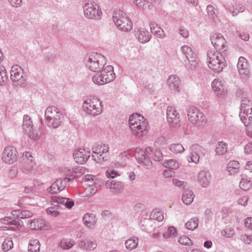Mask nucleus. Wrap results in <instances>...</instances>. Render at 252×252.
<instances>
[{
	"label": "nucleus",
	"instance_id": "5fc2aeb1",
	"mask_svg": "<svg viewBox=\"0 0 252 252\" xmlns=\"http://www.w3.org/2000/svg\"><path fill=\"white\" fill-rule=\"evenodd\" d=\"M134 4L138 8L144 10L148 3L146 0H133Z\"/></svg>",
	"mask_w": 252,
	"mask_h": 252
},
{
	"label": "nucleus",
	"instance_id": "a18cd8bd",
	"mask_svg": "<svg viewBox=\"0 0 252 252\" xmlns=\"http://www.w3.org/2000/svg\"><path fill=\"white\" fill-rule=\"evenodd\" d=\"M170 150L175 153H182L185 151V148L181 144H173L169 146Z\"/></svg>",
	"mask_w": 252,
	"mask_h": 252
},
{
	"label": "nucleus",
	"instance_id": "2f4dec72",
	"mask_svg": "<svg viewBox=\"0 0 252 252\" xmlns=\"http://www.w3.org/2000/svg\"><path fill=\"white\" fill-rule=\"evenodd\" d=\"M240 164L236 160L230 161L227 166V171L229 175H234L239 171Z\"/></svg>",
	"mask_w": 252,
	"mask_h": 252
},
{
	"label": "nucleus",
	"instance_id": "cd10ccee",
	"mask_svg": "<svg viewBox=\"0 0 252 252\" xmlns=\"http://www.w3.org/2000/svg\"><path fill=\"white\" fill-rule=\"evenodd\" d=\"M83 220L84 225L90 229L94 228L97 222L95 216L91 213L85 214L83 218Z\"/></svg>",
	"mask_w": 252,
	"mask_h": 252
},
{
	"label": "nucleus",
	"instance_id": "aec40b11",
	"mask_svg": "<svg viewBox=\"0 0 252 252\" xmlns=\"http://www.w3.org/2000/svg\"><path fill=\"white\" fill-rule=\"evenodd\" d=\"M167 119L171 125H176L180 122L179 114L173 106H168L167 108Z\"/></svg>",
	"mask_w": 252,
	"mask_h": 252
},
{
	"label": "nucleus",
	"instance_id": "9d476101",
	"mask_svg": "<svg viewBox=\"0 0 252 252\" xmlns=\"http://www.w3.org/2000/svg\"><path fill=\"white\" fill-rule=\"evenodd\" d=\"M23 128L28 136L33 140H37L40 137V134L37 130L33 127L31 117L28 115L23 117Z\"/></svg>",
	"mask_w": 252,
	"mask_h": 252
},
{
	"label": "nucleus",
	"instance_id": "39448f33",
	"mask_svg": "<svg viewBox=\"0 0 252 252\" xmlns=\"http://www.w3.org/2000/svg\"><path fill=\"white\" fill-rule=\"evenodd\" d=\"M113 21L118 28L122 31L128 32L132 28L133 24L131 21L123 11H114Z\"/></svg>",
	"mask_w": 252,
	"mask_h": 252
},
{
	"label": "nucleus",
	"instance_id": "79ce46f5",
	"mask_svg": "<svg viewBox=\"0 0 252 252\" xmlns=\"http://www.w3.org/2000/svg\"><path fill=\"white\" fill-rule=\"evenodd\" d=\"M13 215H17V217L20 219H25L30 218L32 216V213L28 210H23L20 211V210H15L13 212Z\"/></svg>",
	"mask_w": 252,
	"mask_h": 252
},
{
	"label": "nucleus",
	"instance_id": "f704fd0d",
	"mask_svg": "<svg viewBox=\"0 0 252 252\" xmlns=\"http://www.w3.org/2000/svg\"><path fill=\"white\" fill-rule=\"evenodd\" d=\"M215 152L216 155L218 156L224 155L227 152V144L223 141L218 142L216 145Z\"/></svg>",
	"mask_w": 252,
	"mask_h": 252
},
{
	"label": "nucleus",
	"instance_id": "c9c22d12",
	"mask_svg": "<svg viewBox=\"0 0 252 252\" xmlns=\"http://www.w3.org/2000/svg\"><path fill=\"white\" fill-rule=\"evenodd\" d=\"M75 244L74 240L70 238H63L60 242V246L63 250H69Z\"/></svg>",
	"mask_w": 252,
	"mask_h": 252
},
{
	"label": "nucleus",
	"instance_id": "9b49d317",
	"mask_svg": "<svg viewBox=\"0 0 252 252\" xmlns=\"http://www.w3.org/2000/svg\"><path fill=\"white\" fill-rule=\"evenodd\" d=\"M188 116L189 121L195 125H202L206 120L203 113L197 108L191 106L188 111Z\"/></svg>",
	"mask_w": 252,
	"mask_h": 252
},
{
	"label": "nucleus",
	"instance_id": "4c0bfd02",
	"mask_svg": "<svg viewBox=\"0 0 252 252\" xmlns=\"http://www.w3.org/2000/svg\"><path fill=\"white\" fill-rule=\"evenodd\" d=\"M40 250V243L37 239H32L29 241L28 251L31 252H38Z\"/></svg>",
	"mask_w": 252,
	"mask_h": 252
},
{
	"label": "nucleus",
	"instance_id": "09e8293b",
	"mask_svg": "<svg viewBox=\"0 0 252 252\" xmlns=\"http://www.w3.org/2000/svg\"><path fill=\"white\" fill-rule=\"evenodd\" d=\"M150 217L152 220H156L158 221H161L164 219L163 213L157 209L153 211Z\"/></svg>",
	"mask_w": 252,
	"mask_h": 252
},
{
	"label": "nucleus",
	"instance_id": "6e6d98bb",
	"mask_svg": "<svg viewBox=\"0 0 252 252\" xmlns=\"http://www.w3.org/2000/svg\"><path fill=\"white\" fill-rule=\"evenodd\" d=\"M66 180V178H64L63 179L59 178L56 180V181L59 192L65 188L67 182Z\"/></svg>",
	"mask_w": 252,
	"mask_h": 252
},
{
	"label": "nucleus",
	"instance_id": "e2e57ef3",
	"mask_svg": "<svg viewBox=\"0 0 252 252\" xmlns=\"http://www.w3.org/2000/svg\"><path fill=\"white\" fill-rule=\"evenodd\" d=\"M143 222L144 224H143V226H144V225H145L144 228H143V230L146 232L151 231L153 229V228H152V220H144Z\"/></svg>",
	"mask_w": 252,
	"mask_h": 252
},
{
	"label": "nucleus",
	"instance_id": "13d9d810",
	"mask_svg": "<svg viewBox=\"0 0 252 252\" xmlns=\"http://www.w3.org/2000/svg\"><path fill=\"white\" fill-rule=\"evenodd\" d=\"M75 178L79 177L81 175L84 174L86 172V169L82 166H78L76 167H73Z\"/></svg>",
	"mask_w": 252,
	"mask_h": 252
},
{
	"label": "nucleus",
	"instance_id": "a211bd4d",
	"mask_svg": "<svg viewBox=\"0 0 252 252\" xmlns=\"http://www.w3.org/2000/svg\"><path fill=\"white\" fill-rule=\"evenodd\" d=\"M73 155L75 161L79 164H82L90 157V152H86L84 149L80 148L75 150Z\"/></svg>",
	"mask_w": 252,
	"mask_h": 252
},
{
	"label": "nucleus",
	"instance_id": "4d7b16f0",
	"mask_svg": "<svg viewBox=\"0 0 252 252\" xmlns=\"http://www.w3.org/2000/svg\"><path fill=\"white\" fill-rule=\"evenodd\" d=\"M67 198L62 197L59 196H53L52 198V201L54 203H57V205H54V206H58L59 205H65V200Z\"/></svg>",
	"mask_w": 252,
	"mask_h": 252
},
{
	"label": "nucleus",
	"instance_id": "0e129e2a",
	"mask_svg": "<svg viewBox=\"0 0 252 252\" xmlns=\"http://www.w3.org/2000/svg\"><path fill=\"white\" fill-rule=\"evenodd\" d=\"M48 191L51 194H57L59 192L56 181L54 182L47 189Z\"/></svg>",
	"mask_w": 252,
	"mask_h": 252
},
{
	"label": "nucleus",
	"instance_id": "423d86ee",
	"mask_svg": "<svg viewBox=\"0 0 252 252\" xmlns=\"http://www.w3.org/2000/svg\"><path fill=\"white\" fill-rule=\"evenodd\" d=\"M82 108L84 112L92 116L100 115L103 110L102 102L96 97L86 99L83 103Z\"/></svg>",
	"mask_w": 252,
	"mask_h": 252
},
{
	"label": "nucleus",
	"instance_id": "72a5a7b5",
	"mask_svg": "<svg viewBox=\"0 0 252 252\" xmlns=\"http://www.w3.org/2000/svg\"><path fill=\"white\" fill-rule=\"evenodd\" d=\"M107 187H109L112 191L115 193H120L123 189V185L121 182H116L115 180H112L110 183L106 184Z\"/></svg>",
	"mask_w": 252,
	"mask_h": 252
},
{
	"label": "nucleus",
	"instance_id": "e433bc0d",
	"mask_svg": "<svg viewBox=\"0 0 252 252\" xmlns=\"http://www.w3.org/2000/svg\"><path fill=\"white\" fill-rule=\"evenodd\" d=\"M181 51L187 59L192 58L197 56L196 54L193 51L192 48L188 45L182 46Z\"/></svg>",
	"mask_w": 252,
	"mask_h": 252
},
{
	"label": "nucleus",
	"instance_id": "680f3d73",
	"mask_svg": "<svg viewBox=\"0 0 252 252\" xmlns=\"http://www.w3.org/2000/svg\"><path fill=\"white\" fill-rule=\"evenodd\" d=\"M46 213L52 217H57L59 215V212L55 207H50L46 209Z\"/></svg>",
	"mask_w": 252,
	"mask_h": 252
},
{
	"label": "nucleus",
	"instance_id": "338daca9",
	"mask_svg": "<svg viewBox=\"0 0 252 252\" xmlns=\"http://www.w3.org/2000/svg\"><path fill=\"white\" fill-rule=\"evenodd\" d=\"M242 123L244 124V125L246 126V133L247 135L249 136L252 137V121L250 122L249 124H248V125H247V124L245 123V122Z\"/></svg>",
	"mask_w": 252,
	"mask_h": 252
},
{
	"label": "nucleus",
	"instance_id": "a878e982",
	"mask_svg": "<svg viewBox=\"0 0 252 252\" xmlns=\"http://www.w3.org/2000/svg\"><path fill=\"white\" fill-rule=\"evenodd\" d=\"M23 70L18 65L12 66L10 71V79L13 82H17L23 78Z\"/></svg>",
	"mask_w": 252,
	"mask_h": 252
},
{
	"label": "nucleus",
	"instance_id": "052dcab7",
	"mask_svg": "<svg viewBox=\"0 0 252 252\" xmlns=\"http://www.w3.org/2000/svg\"><path fill=\"white\" fill-rule=\"evenodd\" d=\"M178 242L182 245H191L192 242L191 240L186 236H182L179 237Z\"/></svg>",
	"mask_w": 252,
	"mask_h": 252
},
{
	"label": "nucleus",
	"instance_id": "6e6552de",
	"mask_svg": "<svg viewBox=\"0 0 252 252\" xmlns=\"http://www.w3.org/2000/svg\"><path fill=\"white\" fill-rule=\"evenodd\" d=\"M239 117L241 122L247 125L252 121V101L249 98L245 97L242 100Z\"/></svg>",
	"mask_w": 252,
	"mask_h": 252
},
{
	"label": "nucleus",
	"instance_id": "f03ea898",
	"mask_svg": "<svg viewBox=\"0 0 252 252\" xmlns=\"http://www.w3.org/2000/svg\"><path fill=\"white\" fill-rule=\"evenodd\" d=\"M207 60L209 67L215 72H221L226 65L224 57L220 53L214 50L208 51Z\"/></svg>",
	"mask_w": 252,
	"mask_h": 252
},
{
	"label": "nucleus",
	"instance_id": "69168bd1",
	"mask_svg": "<svg viewBox=\"0 0 252 252\" xmlns=\"http://www.w3.org/2000/svg\"><path fill=\"white\" fill-rule=\"evenodd\" d=\"M84 181L86 182H89L92 183V184L88 185L89 186H92L93 184L95 183V176L88 174L85 175L83 178Z\"/></svg>",
	"mask_w": 252,
	"mask_h": 252
},
{
	"label": "nucleus",
	"instance_id": "0eeeda50",
	"mask_svg": "<svg viewBox=\"0 0 252 252\" xmlns=\"http://www.w3.org/2000/svg\"><path fill=\"white\" fill-rule=\"evenodd\" d=\"M109 149L108 144L102 142L94 143L92 147V159L99 163L106 161L108 158Z\"/></svg>",
	"mask_w": 252,
	"mask_h": 252
},
{
	"label": "nucleus",
	"instance_id": "412c9836",
	"mask_svg": "<svg viewBox=\"0 0 252 252\" xmlns=\"http://www.w3.org/2000/svg\"><path fill=\"white\" fill-rule=\"evenodd\" d=\"M101 74L105 80V84L108 83L113 81L116 75L113 70V67L112 65H107L106 67L100 70Z\"/></svg>",
	"mask_w": 252,
	"mask_h": 252
},
{
	"label": "nucleus",
	"instance_id": "774afa93",
	"mask_svg": "<svg viewBox=\"0 0 252 252\" xmlns=\"http://www.w3.org/2000/svg\"><path fill=\"white\" fill-rule=\"evenodd\" d=\"M237 33L239 37L242 40L244 41H248L249 39L250 36L248 32H245L238 31Z\"/></svg>",
	"mask_w": 252,
	"mask_h": 252
},
{
	"label": "nucleus",
	"instance_id": "de8ad7c7",
	"mask_svg": "<svg viewBox=\"0 0 252 252\" xmlns=\"http://www.w3.org/2000/svg\"><path fill=\"white\" fill-rule=\"evenodd\" d=\"M176 235V229L173 226L169 227L166 230H165L163 234V237L165 239H168L173 237H175Z\"/></svg>",
	"mask_w": 252,
	"mask_h": 252
},
{
	"label": "nucleus",
	"instance_id": "f8f14e48",
	"mask_svg": "<svg viewBox=\"0 0 252 252\" xmlns=\"http://www.w3.org/2000/svg\"><path fill=\"white\" fill-rule=\"evenodd\" d=\"M17 154L15 148L11 146H7L4 148L2 153L1 159L6 163L12 164L17 160Z\"/></svg>",
	"mask_w": 252,
	"mask_h": 252
},
{
	"label": "nucleus",
	"instance_id": "7ed1b4c3",
	"mask_svg": "<svg viewBox=\"0 0 252 252\" xmlns=\"http://www.w3.org/2000/svg\"><path fill=\"white\" fill-rule=\"evenodd\" d=\"M129 126L133 134L141 136V133L146 130L147 122L144 117L139 114H133L129 118Z\"/></svg>",
	"mask_w": 252,
	"mask_h": 252
},
{
	"label": "nucleus",
	"instance_id": "f3484780",
	"mask_svg": "<svg viewBox=\"0 0 252 252\" xmlns=\"http://www.w3.org/2000/svg\"><path fill=\"white\" fill-rule=\"evenodd\" d=\"M22 170L23 173L31 176H34L38 173L36 165L32 159L25 160Z\"/></svg>",
	"mask_w": 252,
	"mask_h": 252
},
{
	"label": "nucleus",
	"instance_id": "864d4df0",
	"mask_svg": "<svg viewBox=\"0 0 252 252\" xmlns=\"http://www.w3.org/2000/svg\"><path fill=\"white\" fill-rule=\"evenodd\" d=\"M74 168L73 167H65L63 168V172L67 176H69V178H66L67 179V181L71 180L75 178V175L74 173Z\"/></svg>",
	"mask_w": 252,
	"mask_h": 252
},
{
	"label": "nucleus",
	"instance_id": "20e7f679",
	"mask_svg": "<svg viewBox=\"0 0 252 252\" xmlns=\"http://www.w3.org/2000/svg\"><path fill=\"white\" fill-rule=\"evenodd\" d=\"M62 115V113L55 106L48 107L45 111V122L47 125L51 128H58L61 125V118Z\"/></svg>",
	"mask_w": 252,
	"mask_h": 252
},
{
	"label": "nucleus",
	"instance_id": "dca6fc26",
	"mask_svg": "<svg viewBox=\"0 0 252 252\" xmlns=\"http://www.w3.org/2000/svg\"><path fill=\"white\" fill-rule=\"evenodd\" d=\"M211 42L216 49L219 51H225L226 48V41L220 33H215L210 36Z\"/></svg>",
	"mask_w": 252,
	"mask_h": 252
},
{
	"label": "nucleus",
	"instance_id": "3c124183",
	"mask_svg": "<svg viewBox=\"0 0 252 252\" xmlns=\"http://www.w3.org/2000/svg\"><path fill=\"white\" fill-rule=\"evenodd\" d=\"M214 9V7L212 5H208L206 8L208 16L210 19L212 20L213 21H215V19L217 17Z\"/></svg>",
	"mask_w": 252,
	"mask_h": 252
},
{
	"label": "nucleus",
	"instance_id": "b1692460",
	"mask_svg": "<svg viewBox=\"0 0 252 252\" xmlns=\"http://www.w3.org/2000/svg\"><path fill=\"white\" fill-rule=\"evenodd\" d=\"M0 221L3 224L9 225L8 229L11 230H19L21 227L18 219H15L13 218L6 217L1 219Z\"/></svg>",
	"mask_w": 252,
	"mask_h": 252
},
{
	"label": "nucleus",
	"instance_id": "5701e85b",
	"mask_svg": "<svg viewBox=\"0 0 252 252\" xmlns=\"http://www.w3.org/2000/svg\"><path fill=\"white\" fill-rule=\"evenodd\" d=\"M226 8L234 16H237L239 13L243 12L246 10L245 6L242 2V0H237L234 4H227Z\"/></svg>",
	"mask_w": 252,
	"mask_h": 252
},
{
	"label": "nucleus",
	"instance_id": "4468645a",
	"mask_svg": "<svg viewBox=\"0 0 252 252\" xmlns=\"http://www.w3.org/2000/svg\"><path fill=\"white\" fill-rule=\"evenodd\" d=\"M189 158L191 161L195 163H198L199 159L205 156V149L198 144L192 145L190 148Z\"/></svg>",
	"mask_w": 252,
	"mask_h": 252
},
{
	"label": "nucleus",
	"instance_id": "f257e3e1",
	"mask_svg": "<svg viewBox=\"0 0 252 252\" xmlns=\"http://www.w3.org/2000/svg\"><path fill=\"white\" fill-rule=\"evenodd\" d=\"M84 62L86 66L93 72H98L104 68L106 63L105 57L97 53H92L86 55Z\"/></svg>",
	"mask_w": 252,
	"mask_h": 252
},
{
	"label": "nucleus",
	"instance_id": "c85d7f7f",
	"mask_svg": "<svg viewBox=\"0 0 252 252\" xmlns=\"http://www.w3.org/2000/svg\"><path fill=\"white\" fill-rule=\"evenodd\" d=\"M237 68L239 73L242 75L245 76L249 74L248 63L247 60L244 57H240L239 58Z\"/></svg>",
	"mask_w": 252,
	"mask_h": 252
},
{
	"label": "nucleus",
	"instance_id": "c756f323",
	"mask_svg": "<svg viewBox=\"0 0 252 252\" xmlns=\"http://www.w3.org/2000/svg\"><path fill=\"white\" fill-rule=\"evenodd\" d=\"M149 26L151 32L157 37L161 39L165 36L164 31L157 23L150 22Z\"/></svg>",
	"mask_w": 252,
	"mask_h": 252
},
{
	"label": "nucleus",
	"instance_id": "bf43d9fd",
	"mask_svg": "<svg viewBox=\"0 0 252 252\" xmlns=\"http://www.w3.org/2000/svg\"><path fill=\"white\" fill-rule=\"evenodd\" d=\"M221 234L226 237L230 238L234 234L235 231L234 229L230 227H225L221 231Z\"/></svg>",
	"mask_w": 252,
	"mask_h": 252
},
{
	"label": "nucleus",
	"instance_id": "4be33fe9",
	"mask_svg": "<svg viewBox=\"0 0 252 252\" xmlns=\"http://www.w3.org/2000/svg\"><path fill=\"white\" fill-rule=\"evenodd\" d=\"M211 181L210 173L206 170H202L199 172L197 175V182L203 188H207Z\"/></svg>",
	"mask_w": 252,
	"mask_h": 252
},
{
	"label": "nucleus",
	"instance_id": "58836bf2",
	"mask_svg": "<svg viewBox=\"0 0 252 252\" xmlns=\"http://www.w3.org/2000/svg\"><path fill=\"white\" fill-rule=\"evenodd\" d=\"M138 244V239L135 237H132L127 240L125 242L126 248L129 250L135 249Z\"/></svg>",
	"mask_w": 252,
	"mask_h": 252
},
{
	"label": "nucleus",
	"instance_id": "37998d69",
	"mask_svg": "<svg viewBox=\"0 0 252 252\" xmlns=\"http://www.w3.org/2000/svg\"><path fill=\"white\" fill-rule=\"evenodd\" d=\"M97 73H95L92 78V80L93 82L98 85H103L105 84L104 80L103 79V77H102V75H100L101 74L100 70L98 71V72H96Z\"/></svg>",
	"mask_w": 252,
	"mask_h": 252
},
{
	"label": "nucleus",
	"instance_id": "393cba45",
	"mask_svg": "<svg viewBox=\"0 0 252 252\" xmlns=\"http://www.w3.org/2000/svg\"><path fill=\"white\" fill-rule=\"evenodd\" d=\"M135 35L138 41L141 43H146L149 42L152 35L148 30L141 28L135 31Z\"/></svg>",
	"mask_w": 252,
	"mask_h": 252
},
{
	"label": "nucleus",
	"instance_id": "473e14b6",
	"mask_svg": "<svg viewBox=\"0 0 252 252\" xmlns=\"http://www.w3.org/2000/svg\"><path fill=\"white\" fill-rule=\"evenodd\" d=\"M194 197V195L192 190L186 189L183 193L182 199L184 203L188 205L192 202Z\"/></svg>",
	"mask_w": 252,
	"mask_h": 252
},
{
	"label": "nucleus",
	"instance_id": "a19ab883",
	"mask_svg": "<svg viewBox=\"0 0 252 252\" xmlns=\"http://www.w3.org/2000/svg\"><path fill=\"white\" fill-rule=\"evenodd\" d=\"M163 165L167 168L172 170H175L179 167L178 163L174 159H165Z\"/></svg>",
	"mask_w": 252,
	"mask_h": 252
},
{
	"label": "nucleus",
	"instance_id": "6ab92c4d",
	"mask_svg": "<svg viewBox=\"0 0 252 252\" xmlns=\"http://www.w3.org/2000/svg\"><path fill=\"white\" fill-rule=\"evenodd\" d=\"M181 80L176 75H171L167 78V85L171 91L179 92L181 88Z\"/></svg>",
	"mask_w": 252,
	"mask_h": 252
},
{
	"label": "nucleus",
	"instance_id": "49530a36",
	"mask_svg": "<svg viewBox=\"0 0 252 252\" xmlns=\"http://www.w3.org/2000/svg\"><path fill=\"white\" fill-rule=\"evenodd\" d=\"M188 60L189 61V63L186 64V67L188 69H194L197 67L199 62L197 56L188 59Z\"/></svg>",
	"mask_w": 252,
	"mask_h": 252
},
{
	"label": "nucleus",
	"instance_id": "1a4fd4ad",
	"mask_svg": "<svg viewBox=\"0 0 252 252\" xmlns=\"http://www.w3.org/2000/svg\"><path fill=\"white\" fill-rule=\"evenodd\" d=\"M84 15L90 19L99 20L101 18V10L99 6L95 3H87L83 6Z\"/></svg>",
	"mask_w": 252,
	"mask_h": 252
},
{
	"label": "nucleus",
	"instance_id": "2eb2a0df",
	"mask_svg": "<svg viewBox=\"0 0 252 252\" xmlns=\"http://www.w3.org/2000/svg\"><path fill=\"white\" fill-rule=\"evenodd\" d=\"M133 151L134 157L138 162L144 165L146 168H149L152 166L150 157L145 154L144 150L136 148Z\"/></svg>",
	"mask_w": 252,
	"mask_h": 252
},
{
	"label": "nucleus",
	"instance_id": "7c9ffc66",
	"mask_svg": "<svg viewBox=\"0 0 252 252\" xmlns=\"http://www.w3.org/2000/svg\"><path fill=\"white\" fill-rule=\"evenodd\" d=\"M45 225V221L41 219H34L28 223V227L32 230H41Z\"/></svg>",
	"mask_w": 252,
	"mask_h": 252
},
{
	"label": "nucleus",
	"instance_id": "603ef678",
	"mask_svg": "<svg viewBox=\"0 0 252 252\" xmlns=\"http://www.w3.org/2000/svg\"><path fill=\"white\" fill-rule=\"evenodd\" d=\"M239 186L242 189L246 191L251 188L252 183L250 180L242 179L240 182Z\"/></svg>",
	"mask_w": 252,
	"mask_h": 252
},
{
	"label": "nucleus",
	"instance_id": "bb28decb",
	"mask_svg": "<svg viewBox=\"0 0 252 252\" xmlns=\"http://www.w3.org/2000/svg\"><path fill=\"white\" fill-rule=\"evenodd\" d=\"M96 245V241L90 238L82 240L78 243V247L80 248L90 251L94 249Z\"/></svg>",
	"mask_w": 252,
	"mask_h": 252
},
{
	"label": "nucleus",
	"instance_id": "ddd939ff",
	"mask_svg": "<svg viewBox=\"0 0 252 252\" xmlns=\"http://www.w3.org/2000/svg\"><path fill=\"white\" fill-rule=\"evenodd\" d=\"M211 87L217 98L220 99H224L226 98L227 91L225 89L224 84L221 79H214L212 82Z\"/></svg>",
	"mask_w": 252,
	"mask_h": 252
},
{
	"label": "nucleus",
	"instance_id": "8fccbe9b",
	"mask_svg": "<svg viewBox=\"0 0 252 252\" xmlns=\"http://www.w3.org/2000/svg\"><path fill=\"white\" fill-rule=\"evenodd\" d=\"M8 79L6 71L3 66H0V85L5 83Z\"/></svg>",
	"mask_w": 252,
	"mask_h": 252
},
{
	"label": "nucleus",
	"instance_id": "ea45409f",
	"mask_svg": "<svg viewBox=\"0 0 252 252\" xmlns=\"http://www.w3.org/2000/svg\"><path fill=\"white\" fill-rule=\"evenodd\" d=\"M198 226V219L196 217L190 219L185 224V227L189 230H193Z\"/></svg>",
	"mask_w": 252,
	"mask_h": 252
},
{
	"label": "nucleus",
	"instance_id": "c03bdc74",
	"mask_svg": "<svg viewBox=\"0 0 252 252\" xmlns=\"http://www.w3.org/2000/svg\"><path fill=\"white\" fill-rule=\"evenodd\" d=\"M13 247V243L11 238H6L2 244V249L4 252H7Z\"/></svg>",
	"mask_w": 252,
	"mask_h": 252
}]
</instances>
